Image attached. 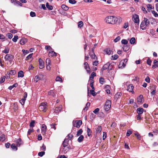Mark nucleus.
I'll list each match as a JSON object with an SVG mask.
<instances>
[{"mask_svg": "<svg viewBox=\"0 0 158 158\" xmlns=\"http://www.w3.org/2000/svg\"><path fill=\"white\" fill-rule=\"evenodd\" d=\"M105 20L107 23L114 24L117 22L118 19L115 16H110L106 17Z\"/></svg>", "mask_w": 158, "mask_h": 158, "instance_id": "obj_1", "label": "nucleus"}, {"mask_svg": "<svg viewBox=\"0 0 158 158\" xmlns=\"http://www.w3.org/2000/svg\"><path fill=\"white\" fill-rule=\"evenodd\" d=\"M150 22L148 19L146 18H144V20L141 22L140 25V28L142 30H145L147 27L148 26Z\"/></svg>", "mask_w": 158, "mask_h": 158, "instance_id": "obj_2", "label": "nucleus"}, {"mask_svg": "<svg viewBox=\"0 0 158 158\" xmlns=\"http://www.w3.org/2000/svg\"><path fill=\"white\" fill-rule=\"evenodd\" d=\"M132 19L135 24L136 29H137L139 28V15L137 14L133 15Z\"/></svg>", "mask_w": 158, "mask_h": 158, "instance_id": "obj_3", "label": "nucleus"}, {"mask_svg": "<svg viewBox=\"0 0 158 158\" xmlns=\"http://www.w3.org/2000/svg\"><path fill=\"white\" fill-rule=\"evenodd\" d=\"M47 103L46 102H42L39 107V110L41 111L45 112L47 109Z\"/></svg>", "mask_w": 158, "mask_h": 158, "instance_id": "obj_4", "label": "nucleus"}, {"mask_svg": "<svg viewBox=\"0 0 158 158\" xmlns=\"http://www.w3.org/2000/svg\"><path fill=\"white\" fill-rule=\"evenodd\" d=\"M111 102L110 100H107L105 104L104 109L106 111H108L110 109L111 106Z\"/></svg>", "mask_w": 158, "mask_h": 158, "instance_id": "obj_5", "label": "nucleus"}, {"mask_svg": "<svg viewBox=\"0 0 158 158\" xmlns=\"http://www.w3.org/2000/svg\"><path fill=\"white\" fill-rule=\"evenodd\" d=\"M75 123L73 121V128L76 127L79 128L82 123V122L81 120H76L75 122Z\"/></svg>", "mask_w": 158, "mask_h": 158, "instance_id": "obj_6", "label": "nucleus"}, {"mask_svg": "<svg viewBox=\"0 0 158 158\" xmlns=\"http://www.w3.org/2000/svg\"><path fill=\"white\" fill-rule=\"evenodd\" d=\"M14 58V56L10 54H6L5 57V58L6 60L10 62V64L12 63V62L13 61Z\"/></svg>", "mask_w": 158, "mask_h": 158, "instance_id": "obj_7", "label": "nucleus"}, {"mask_svg": "<svg viewBox=\"0 0 158 158\" xmlns=\"http://www.w3.org/2000/svg\"><path fill=\"white\" fill-rule=\"evenodd\" d=\"M127 61V59H125L121 60L119 63V66L120 67H124L126 66V63Z\"/></svg>", "mask_w": 158, "mask_h": 158, "instance_id": "obj_8", "label": "nucleus"}, {"mask_svg": "<svg viewBox=\"0 0 158 158\" xmlns=\"http://www.w3.org/2000/svg\"><path fill=\"white\" fill-rule=\"evenodd\" d=\"M46 126L44 124H43L42 126L41 133L42 134L44 135L45 134L46 131Z\"/></svg>", "mask_w": 158, "mask_h": 158, "instance_id": "obj_9", "label": "nucleus"}, {"mask_svg": "<svg viewBox=\"0 0 158 158\" xmlns=\"http://www.w3.org/2000/svg\"><path fill=\"white\" fill-rule=\"evenodd\" d=\"M39 68L40 69H42L44 67V63L43 60L40 58L39 60Z\"/></svg>", "mask_w": 158, "mask_h": 158, "instance_id": "obj_10", "label": "nucleus"}, {"mask_svg": "<svg viewBox=\"0 0 158 158\" xmlns=\"http://www.w3.org/2000/svg\"><path fill=\"white\" fill-rule=\"evenodd\" d=\"M110 64L109 63H107L105 64L102 68V71L106 69H107L108 70H110L111 69V68L110 69Z\"/></svg>", "mask_w": 158, "mask_h": 158, "instance_id": "obj_11", "label": "nucleus"}, {"mask_svg": "<svg viewBox=\"0 0 158 158\" xmlns=\"http://www.w3.org/2000/svg\"><path fill=\"white\" fill-rule=\"evenodd\" d=\"M143 100V95H140L137 98V102L138 104H140Z\"/></svg>", "mask_w": 158, "mask_h": 158, "instance_id": "obj_12", "label": "nucleus"}, {"mask_svg": "<svg viewBox=\"0 0 158 158\" xmlns=\"http://www.w3.org/2000/svg\"><path fill=\"white\" fill-rule=\"evenodd\" d=\"M84 68L86 70L88 73H89L90 71L89 67L88 64L86 62H85L84 63Z\"/></svg>", "mask_w": 158, "mask_h": 158, "instance_id": "obj_13", "label": "nucleus"}, {"mask_svg": "<svg viewBox=\"0 0 158 158\" xmlns=\"http://www.w3.org/2000/svg\"><path fill=\"white\" fill-rule=\"evenodd\" d=\"M69 140L68 139H65L63 142L62 145L63 147H66L69 144Z\"/></svg>", "mask_w": 158, "mask_h": 158, "instance_id": "obj_14", "label": "nucleus"}, {"mask_svg": "<svg viewBox=\"0 0 158 158\" xmlns=\"http://www.w3.org/2000/svg\"><path fill=\"white\" fill-rule=\"evenodd\" d=\"M62 109V107L61 106H60L59 107H57L55 108V112L56 113H58L61 111Z\"/></svg>", "mask_w": 158, "mask_h": 158, "instance_id": "obj_15", "label": "nucleus"}, {"mask_svg": "<svg viewBox=\"0 0 158 158\" xmlns=\"http://www.w3.org/2000/svg\"><path fill=\"white\" fill-rule=\"evenodd\" d=\"M13 2H15V5H17L18 6H22V4L20 3L19 1L16 0H11V2L13 3Z\"/></svg>", "mask_w": 158, "mask_h": 158, "instance_id": "obj_16", "label": "nucleus"}, {"mask_svg": "<svg viewBox=\"0 0 158 158\" xmlns=\"http://www.w3.org/2000/svg\"><path fill=\"white\" fill-rule=\"evenodd\" d=\"M143 109L142 108L139 107L137 110V112L139 114H142L143 112Z\"/></svg>", "mask_w": 158, "mask_h": 158, "instance_id": "obj_17", "label": "nucleus"}, {"mask_svg": "<svg viewBox=\"0 0 158 158\" xmlns=\"http://www.w3.org/2000/svg\"><path fill=\"white\" fill-rule=\"evenodd\" d=\"M134 89V86L131 85H129L127 86V90L130 92H132Z\"/></svg>", "mask_w": 158, "mask_h": 158, "instance_id": "obj_18", "label": "nucleus"}, {"mask_svg": "<svg viewBox=\"0 0 158 158\" xmlns=\"http://www.w3.org/2000/svg\"><path fill=\"white\" fill-rule=\"evenodd\" d=\"M48 55L49 57H52L54 56H56V53L54 51H52L49 52Z\"/></svg>", "mask_w": 158, "mask_h": 158, "instance_id": "obj_19", "label": "nucleus"}, {"mask_svg": "<svg viewBox=\"0 0 158 158\" xmlns=\"http://www.w3.org/2000/svg\"><path fill=\"white\" fill-rule=\"evenodd\" d=\"M16 145L17 146H19L23 144V142L21 139H19L16 141Z\"/></svg>", "mask_w": 158, "mask_h": 158, "instance_id": "obj_20", "label": "nucleus"}, {"mask_svg": "<svg viewBox=\"0 0 158 158\" xmlns=\"http://www.w3.org/2000/svg\"><path fill=\"white\" fill-rule=\"evenodd\" d=\"M69 149V147H64V148L62 149V152H64V153H66Z\"/></svg>", "mask_w": 158, "mask_h": 158, "instance_id": "obj_21", "label": "nucleus"}, {"mask_svg": "<svg viewBox=\"0 0 158 158\" xmlns=\"http://www.w3.org/2000/svg\"><path fill=\"white\" fill-rule=\"evenodd\" d=\"M123 50L125 52H127V51H128L129 49V46L128 45L123 46Z\"/></svg>", "mask_w": 158, "mask_h": 158, "instance_id": "obj_22", "label": "nucleus"}, {"mask_svg": "<svg viewBox=\"0 0 158 158\" xmlns=\"http://www.w3.org/2000/svg\"><path fill=\"white\" fill-rule=\"evenodd\" d=\"M27 42V40L25 39H21L20 41V44L21 45L24 44Z\"/></svg>", "mask_w": 158, "mask_h": 158, "instance_id": "obj_23", "label": "nucleus"}, {"mask_svg": "<svg viewBox=\"0 0 158 158\" xmlns=\"http://www.w3.org/2000/svg\"><path fill=\"white\" fill-rule=\"evenodd\" d=\"M61 7L63 10L65 11L69 9L68 6L64 4L62 5L61 6Z\"/></svg>", "mask_w": 158, "mask_h": 158, "instance_id": "obj_24", "label": "nucleus"}, {"mask_svg": "<svg viewBox=\"0 0 158 158\" xmlns=\"http://www.w3.org/2000/svg\"><path fill=\"white\" fill-rule=\"evenodd\" d=\"M96 73L94 72H93L91 74L89 77V80L93 79L94 77L96 76Z\"/></svg>", "mask_w": 158, "mask_h": 158, "instance_id": "obj_25", "label": "nucleus"}, {"mask_svg": "<svg viewBox=\"0 0 158 158\" xmlns=\"http://www.w3.org/2000/svg\"><path fill=\"white\" fill-rule=\"evenodd\" d=\"M24 76L23 72L22 71H20L18 72V77H22Z\"/></svg>", "mask_w": 158, "mask_h": 158, "instance_id": "obj_26", "label": "nucleus"}, {"mask_svg": "<svg viewBox=\"0 0 158 158\" xmlns=\"http://www.w3.org/2000/svg\"><path fill=\"white\" fill-rule=\"evenodd\" d=\"M18 86V84L17 83H15L13 84L12 85L8 87V89L10 90L12 89L14 87H16Z\"/></svg>", "mask_w": 158, "mask_h": 158, "instance_id": "obj_27", "label": "nucleus"}, {"mask_svg": "<svg viewBox=\"0 0 158 158\" xmlns=\"http://www.w3.org/2000/svg\"><path fill=\"white\" fill-rule=\"evenodd\" d=\"M84 138V137L83 135H80L78 139V141L80 143L83 140Z\"/></svg>", "mask_w": 158, "mask_h": 158, "instance_id": "obj_28", "label": "nucleus"}, {"mask_svg": "<svg viewBox=\"0 0 158 158\" xmlns=\"http://www.w3.org/2000/svg\"><path fill=\"white\" fill-rule=\"evenodd\" d=\"M135 42V39L134 37H132L130 40V43L131 44H134Z\"/></svg>", "mask_w": 158, "mask_h": 158, "instance_id": "obj_29", "label": "nucleus"}, {"mask_svg": "<svg viewBox=\"0 0 158 158\" xmlns=\"http://www.w3.org/2000/svg\"><path fill=\"white\" fill-rule=\"evenodd\" d=\"M102 129V127L101 126H98L96 130V133L97 134L99 133L101 131Z\"/></svg>", "mask_w": 158, "mask_h": 158, "instance_id": "obj_30", "label": "nucleus"}, {"mask_svg": "<svg viewBox=\"0 0 158 158\" xmlns=\"http://www.w3.org/2000/svg\"><path fill=\"white\" fill-rule=\"evenodd\" d=\"M104 52H106L107 54L110 55V54L112 51L110 50V48H108L105 49L104 50Z\"/></svg>", "mask_w": 158, "mask_h": 158, "instance_id": "obj_31", "label": "nucleus"}, {"mask_svg": "<svg viewBox=\"0 0 158 158\" xmlns=\"http://www.w3.org/2000/svg\"><path fill=\"white\" fill-rule=\"evenodd\" d=\"M5 135L4 134L2 135L0 137V140L1 141H3L5 140Z\"/></svg>", "mask_w": 158, "mask_h": 158, "instance_id": "obj_32", "label": "nucleus"}, {"mask_svg": "<svg viewBox=\"0 0 158 158\" xmlns=\"http://www.w3.org/2000/svg\"><path fill=\"white\" fill-rule=\"evenodd\" d=\"M48 94L49 95H51L53 97H55V94L54 93L52 90H50L48 92Z\"/></svg>", "mask_w": 158, "mask_h": 158, "instance_id": "obj_33", "label": "nucleus"}, {"mask_svg": "<svg viewBox=\"0 0 158 158\" xmlns=\"http://www.w3.org/2000/svg\"><path fill=\"white\" fill-rule=\"evenodd\" d=\"M90 56L92 59L97 60V57L94 53H93V54L90 55Z\"/></svg>", "mask_w": 158, "mask_h": 158, "instance_id": "obj_34", "label": "nucleus"}, {"mask_svg": "<svg viewBox=\"0 0 158 158\" xmlns=\"http://www.w3.org/2000/svg\"><path fill=\"white\" fill-rule=\"evenodd\" d=\"M128 43V41L125 39H123L121 41V43L123 44L126 45Z\"/></svg>", "mask_w": 158, "mask_h": 158, "instance_id": "obj_35", "label": "nucleus"}, {"mask_svg": "<svg viewBox=\"0 0 158 158\" xmlns=\"http://www.w3.org/2000/svg\"><path fill=\"white\" fill-rule=\"evenodd\" d=\"M83 132L82 130L81 129H80L77 132L76 135L77 136L80 135Z\"/></svg>", "mask_w": 158, "mask_h": 158, "instance_id": "obj_36", "label": "nucleus"}, {"mask_svg": "<svg viewBox=\"0 0 158 158\" xmlns=\"http://www.w3.org/2000/svg\"><path fill=\"white\" fill-rule=\"evenodd\" d=\"M90 103L89 102H88L86 104V106L85 107L83 110H87L88 109V107L89 106Z\"/></svg>", "mask_w": 158, "mask_h": 158, "instance_id": "obj_37", "label": "nucleus"}, {"mask_svg": "<svg viewBox=\"0 0 158 158\" xmlns=\"http://www.w3.org/2000/svg\"><path fill=\"white\" fill-rule=\"evenodd\" d=\"M118 58V56L117 55H115L114 56H112L111 57V59L112 60H115L117 59Z\"/></svg>", "mask_w": 158, "mask_h": 158, "instance_id": "obj_38", "label": "nucleus"}, {"mask_svg": "<svg viewBox=\"0 0 158 158\" xmlns=\"http://www.w3.org/2000/svg\"><path fill=\"white\" fill-rule=\"evenodd\" d=\"M5 80V77L3 76L2 77H1L0 78V83L2 84L3 83Z\"/></svg>", "mask_w": 158, "mask_h": 158, "instance_id": "obj_39", "label": "nucleus"}, {"mask_svg": "<svg viewBox=\"0 0 158 158\" xmlns=\"http://www.w3.org/2000/svg\"><path fill=\"white\" fill-rule=\"evenodd\" d=\"M16 73V71L15 70H11L9 73V74L11 75H14Z\"/></svg>", "mask_w": 158, "mask_h": 158, "instance_id": "obj_40", "label": "nucleus"}, {"mask_svg": "<svg viewBox=\"0 0 158 158\" xmlns=\"http://www.w3.org/2000/svg\"><path fill=\"white\" fill-rule=\"evenodd\" d=\"M35 121L34 120H32L30 124V127H34L35 126Z\"/></svg>", "mask_w": 158, "mask_h": 158, "instance_id": "obj_41", "label": "nucleus"}, {"mask_svg": "<svg viewBox=\"0 0 158 158\" xmlns=\"http://www.w3.org/2000/svg\"><path fill=\"white\" fill-rule=\"evenodd\" d=\"M135 135L136 136L137 138V139L139 140H140V135L138 133L136 132L135 133Z\"/></svg>", "mask_w": 158, "mask_h": 158, "instance_id": "obj_42", "label": "nucleus"}, {"mask_svg": "<svg viewBox=\"0 0 158 158\" xmlns=\"http://www.w3.org/2000/svg\"><path fill=\"white\" fill-rule=\"evenodd\" d=\"M56 81H60V82H62V79L59 76L56 77Z\"/></svg>", "mask_w": 158, "mask_h": 158, "instance_id": "obj_43", "label": "nucleus"}, {"mask_svg": "<svg viewBox=\"0 0 158 158\" xmlns=\"http://www.w3.org/2000/svg\"><path fill=\"white\" fill-rule=\"evenodd\" d=\"M152 13L154 15V16L156 17H158V14H157L155 10H152Z\"/></svg>", "mask_w": 158, "mask_h": 158, "instance_id": "obj_44", "label": "nucleus"}, {"mask_svg": "<svg viewBox=\"0 0 158 158\" xmlns=\"http://www.w3.org/2000/svg\"><path fill=\"white\" fill-rule=\"evenodd\" d=\"M40 77L37 75L34 78V81L37 82L40 79Z\"/></svg>", "mask_w": 158, "mask_h": 158, "instance_id": "obj_45", "label": "nucleus"}, {"mask_svg": "<svg viewBox=\"0 0 158 158\" xmlns=\"http://www.w3.org/2000/svg\"><path fill=\"white\" fill-rule=\"evenodd\" d=\"M83 25V23L82 21H80L78 22V27L81 28Z\"/></svg>", "mask_w": 158, "mask_h": 158, "instance_id": "obj_46", "label": "nucleus"}, {"mask_svg": "<svg viewBox=\"0 0 158 158\" xmlns=\"http://www.w3.org/2000/svg\"><path fill=\"white\" fill-rule=\"evenodd\" d=\"M104 78L102 77H100L99 78V83L101 84H103L104 82H105V81L104 80Z\"/></svg>", "mask_w": 158, "mask_h": 158, "instance_id": "obj_47", "label": "nucleus"}, {"mask_svg": "<svg viewBox=\"0 0 158 158\" xmlns=\"http://www.w3.org/2000/svg\"><path fill=\"white\" fill-rule=\"evenodd\" d=\"M33 53H31L28 55L26 58V60H27L31 59Z\"/></svg>", "mask_w": 158, "mask_h": 158, "instance_id": "obj_48", "label": "nucleus"}, {"mask_svg": "<svg viewBox=\"0 0 158 158\" xmlns=\"http://www.w3.org/2000/svg\"><path fill=\"white\" fill-rule=\"evenodd\" d=\"M26 99H25L22 98L21 100L19 102L22 105H23L24 104Z\"/></svg>", "mask_w": 158, "mask_h": 158, "instance_id": "obj_49", "label": "nucleus"}, {"mask_svg": "<svg viewBox=\"0 0 158 158\" xmlns=\"http://www.w3.org/2000/svg\"><path fill=\"white\" fill-rule=\"evenodd\" d=\"M18 39V37L17 35H15L14 36V38L12 39V40L14 42H16L17 41V40Z\"/></svg>", "mask_w": 158, "mask_h": 158, "instance_id": "obj_50", "label": "nucleus"}, {"mask_svg": "<svg viewBox=\"0 0 158 158\" xmlns=\"http://www.w3.org/2000/svg\"><path fill=\"white\" fill-rule=\"evenodd\" d=\"M121 39V37L119 36H118L114 40V41L115 42H118L119 40H120Z\"/></svg>", "mask_w": 158, "mask_h": 158, "instance_id": "obj_51", "label": "nucleus"}, {"mask_svg": "<svg viewBox=\"0 0 158 158\" xmlns=\"http://www.w3.org/2000/svg\"><path fill=\"white\" fill-rule=\"evenodd\" d=\"M30 16L31 17H34L36 16V14L34 12L31 11L30 13Z\"/></svg>", "mask_w": 158, "mask_h": 158, "instance_id": "obj_52", "label": "nucleus"}, {"mask_svg": "<svg viewBox=\"0 0 158 158\" xmlns=\"http://www.w3.org/2000/svg\"><path fill=\"white\" fill-rule=\"evenodd\" d=\"M51 60L50 59L47 58L46 60V65H50V64Z\"/></svg>", "mask_w": 158, "mask_h": 158, "instance_id": "obj_53", "label": "nucleus"}, {"mask_svg": "<svg viewBox=\"0 0 158 158\" xmlns=\"http://www.w3.org/2000/svg\"><path fill=\"white\" fill-rule=\"evenodd\" d=\"M6 36L10 39H11L13 37V35L10 33H8L6 34Z\"/></svg>", "mask_w": 158, "mask_h": 158, "instance_id": "obj_54", "label": "nucleus"}, {"mask_svg": "<svg viewBox=\"0 0 158 158\" xmlns=\"http://www.w3.org/2000/svg\"><path fill=\"white\" fill-rule=\"evenodd\" d=\"M45 154L44 152H39L38 155L40 157H42Z\"/></svg>", "mask_w": 158, "mask_h": 158, "instance_id": "obj_55", "label": "nucleus"}, {"mask_svg": "<svg viewBox=\"0 0 158 158\" xmlns=\"http://www.w3.org/2000/svg\"><path fill=\"white\" fill-rule=\"evenodd\" d=\"M147 7L148 9H149L150 10L154 9V7H152V5L150 4L147 5Z\"/></svg>", "mask_w": 158, "mask_h": 158, "instance_id": "obj_56", "label": "nucleus"}, {"mask_svg": "<svg viewBox=\"0 0 158 158\" xmlns=\"http://www.w3.org/2000/svg\"><path fill=\"white\" fill-rule=\"evenodd\" d=\"M69 3L72 4H75L77 2L75 0H69Z\"/></svg>", "mask_w": 158, "mask_h": 158, "instance_id": "obj_57", "label": "nucleus"}, {"mask_svg": "<svg viewBox=\"0 0 158 158\" xmlns=\"http://www.w3.org/2000/svg\"><path fill=\"white\" fill-rule=\"evenodd\" d=\"M73 136V135L70 134H68L67 136L68 139H69L70 140H71Z\"/></svg>", "mask_w": 158, "mask_h": 158, "instance_id": "obj_58", "label": "nucleus"}, {"mask_svg": "<svg viewBox=\"0 0 158 158\" xmlns=\"http://www.w3.org/2000/svg\"><path fill=\"white\" fill-rule=\"evenodd\" d=\"M132 133V131L130 130H128L126 134V136H129Z\"/></svg>", "mask_w": 158, "mask_h": 158, "instance_id": "obj_59", "label": "nucleus"}, {"mask_svg": "<svg viewBox=\"0 0 158 158\" xmlns=\"http://www.w3.org/2000/svg\"><path fill=\"white\" fill-rule=\"evenodd\" d=\"M56 124L55 123H52L50 124V126L52 128H53L54 130H56V128L55 127V125Z\"/></svg>", "mask_w": 158, "mask_h": 158, "instance_id": "obj_60", "label": "nucleus"}, {"mask_svg": "<svg viewBox=\"0 0 158 158\" xmlns=\"http://www.w3.org/2000/svg\"><path fill=\"white\" fill-rule=\"evenodd\" d=\"M9 49L8 48H6L5 49H4L3 51H2V52L3 53H8L9 52Z\"/></svg>", "mask_w": 158, "mask_h": 158, "instance_id": "obj_61", "label": "nucleus"}, {"mask_svg": "<svg viewBox=\"0 0 158 158\" xmlns=\"http://www.w3.org/2000/svg\"><path fill=\"white\" fill-rule=\"evenodd\" d=\"M33 131V128H31L29 129L27 132V135H29Z\"/></svg>", "mask_w": 158, "mask_h": 158, "instance_id": "obj_62", "label": "nucleus"}, {"mask_svg": "<svg viewBox=\"0 0 158 158\" xmlns=\"http://www.w3.org/2000/svg\"><path fill=\"white\" fill-rule=\"evenodd\" d=\"M45 49L47 50H48L50 49L52 50V48L50 46H46L45 47Z\"/></svg>", "mask_w": 158, "mask_h": 158, "instance_id": "obj_63", "label": "nucleus"}, {"mask_svg": "<svg viewBox=\"0 0 158 158\" xmlns=\"http://www.w3.org/2000/svg\"><path fill=\"white\" fill-rule=\"evenodd\" d=\"M153 64L156 65V67H158V61L157 60H155L153 62Z\"/></svg>", "mask_w": 158, "mask_h": 158, "instance_id": "obj_64", "label": "nucleus"}]
</instances>
